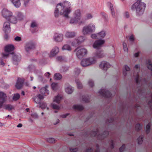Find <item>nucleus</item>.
Instances as JSON below:
<instances>
[{
  "label": "nucleus",
  "mask_w": 152,
  "mask_h": 152,
  "mask_svg": "<svg viewBox=\"0 0 152 152\" xmlns=\"http://www.w3.org/2000/svg\"><path fill=\"white\" fill-rule=\"evenodd\" d=\"M82 100L83 102H89V97L87 95H83L82 96Z\"/></svg>",
  "instance_id": "473e14b6"
},
{
  "label": "nucleus",
  "mask_w": 152,
  "mask_h": 152,
  "mask_svg": "<svg viewBox=\"0 0 152 152\" xmlns=\"http://www.w3.org/2000/svg\"><path fill=\"white\" fill-rule=\"evenodd\" d=\"M94 56L93 57L96 58H100L104 57L105 54L103 51L102 50H98L94 54Z\"/></svg>",
  "instance_id": "f8f14e48"
},
{
  "label": "nucleus",
  "mask_w": 152,
  "mask_h": 152,
  "mask_svg": "<svg viewBox=\"0 0 152 152\" xmlns=\"http://www.w3.org/2000/svg\"><path fill=\"white\" fill-rule=\"evenodd\" d=\"M62 49L63 50H67L70 51L71 50V48L68 45L65 44L63 45L62 47Z\"/></svg>",
  "instance_id": "cd10ccee"
},
{
  "label": "nucleus",
  "mask_w": 152,
  "mask_h": 152,
  "mask_svg": "<svg viewBox=\"0 0 152 152\" xmlns=\"http://www.w3.org/2000/svg\"><path fill=\"white\" fill-rule=\"evenodd\" d=\"M37 24L35 22H32L31 24V27L32 28H34L37 26Z\"/></svg>",
  "instance_id": "5fc2aeb1"
},
{
  "label": "nucleus",
  "mask_w": 152,
  "mask_h": 152,
  "mask_svg": "<svg viewBox=\"0 0 152 152\" xmlns=\"http://www.w3.org/2000/svg\"><path fill=\"white\" fill-rule=\"evenodd\" d=\"M34 101L37 103L40 104V99L37 96L34 99Z\"/></svg>",
  "instance_id": "13d9d810"
},
{
  "label": "nucleus",
  "mask_w": 152,
  "mask_h": 152,
  "mask_svg": "<svg viewBox=\"0 0 152 152\" xmlns=\"http://www.w3.org/2000/svg\"><path fill=\"white\" fill-rule=\"evenodd\" d=\"M20 97V95L19 94L17 93L15 94L12 98V99L14 101H16L18 100Z\"/></svg>",
  "instance_id": "c9c22d12"
},
{
  "label": "nucleus",
  "mask_w": 152,
  "mask_h": 152,
  "mask_svg": "<svg viewBox=\"0 0 152 152\" xmlns=\"http://www.w3.org/2000/svg\"><path fill=\"white\" fill-rule=\"evenodd\" d=\"M14 49L15 47L13 45L9 44L5 46L4 50L6 52H9L13 50Z\"/></svg>",
  "instance_id": "412c9836"
},
{
  "label": "nucleus",
  "mask_w": 152,
  "mask_h": 152,
  "mask_svg": "<svg viewBox=\"0 0 152 152\" xmlns=\"http://www.w3.org/2000/svg\"><path fill=\"white\" fill-rule=\"evenodd\" d=\"M91 36L93 39H99L98 37L97 36V34H93L91 35Z\"/></svg>",
  "instance_id": "6e6d98bb"
},
{
  "label": "nucleus",
  "mask_w": 152,
  "mask_h": 152,
  "mask_svg": "<svg viewBox=\"0 0 152 152\" xmlns=\"http://www.w3.org/2000/svg\"><path fill=\"white\" fill-rule=\"evenodd\" d=\"M0 65H2L3 66L5 65V64L3 62L2 58H0Z\"/></svg>",
  "instance_id": "680f3d73"
},
{
  "label": "nucleus",
  "mask_w": 152,
  "mask_h": 152,
  "mask_svg": "<svg viewBox=\"0 0 152 152\" xmlns=\"http://www.w3.org/2000/svg\"><path fill=\"white\" fill-rule=\"evenodd\" d=\"M143 137L142 136L139 137L137 139V142L138 144H141L143 142Z\"/></svg>",
  "instance_id": "c03bdc74"
},
{
  "label": "nucleus",
  "mask_w": 152,
  "mask_h": 152,
  "mask_svg": "<svg viewBox=\"0 0 152 152\" xmlns=\"http://www.w3.org/2000/svg\"><path fill=\"white\" fill-rule=\"evenodd\" d=\"M148 68L151 71V74L152 75V64L150 61H148Z\"/></svg>",
  "instance_id": "09e8293b"
},
{
  "label": "nucleus",
  "mask_w": 152,
  "mask_h": 152,
  "mask_svg": "<svg viewBox=\"0 0 152 152\" xmlns=\"http://www.w3.org/2000/svg\"><path fill=\"white\" fill-rule=\"evenodd\" d=\"M80 44L78 41L77 38L75 39H74L72 43V45L74 46H77Z\"/></svg>",
  "instance_id": "2f4dec72"
},
{
  "label": "nucleus",
  "mask_w": 152,
  "mask_h": 152,
  "mask_svg": "<svg viewBox=\"0 0 152 152\" xmlns=\"http://www.w3.org/2000/svg\"><path fill=\"white\" fill-rule=\"evenodd\" d=\"M150 98L151 99L148 102V105L152 110V94H151Z\"/></svg>",
  "instance_id": "37998d69"
},
{
  "label": "nucleus",
  "mask_w": 152,
  "mask_h": 152,
  "mask_svg": "<svg viewBox=\"0 0 152 152\" xmlns=\"http://www.w3.org/2000/svg\"><path fill=\"white\" fill-rule=\"evenodd\" d=\"M95 28V26L92 23H91L83 27L82 32L83 34L86 35L88 34L89 33L94 31Z\"/></svg>",
  "instance_id": "423d86ee"
},
{
  "label": "nucleus",
  "mask_w": 152,
  "mask_h": 152,
  "mask_svg": "<svg viewBox=\"0 0 152 152\" xmlns=\"http://www.w3.org/2000/svg\"><path fill=\"white\" fill-rule=\"evenodd\" d=\"M73 109L76 111H81L84 109V107L82 105L75 104L73 106Z\"/></svg>",
  "instance_id": "aec40b11"
},
{
  "label": "nucleus",
  "mask_w": 152,
  "mask_h": 152,
  "mask_svg": "<svg viewBox=\"0 0 152 152\" xmlns=\"http://www.w3.org/2000/svg\"><path fill=\"white\" fill-rule=\"evenodd\" d=\"M74 52H76L77 57L79 59L82 58L85 55L87 54V51L84 48H80L78 47L74 50Z\"/></svg>",
  "instance_id": "39448f33"
},
{
  "label": "nucleus",
  "mask_w": 152,
  "mask_h": 152,
  "mask_svg": "<svg viewBox=\"0 0 152 152\" xmlns=\"http://www.w3.org/2000/svg\"><path fill=\"white\" fill-rule=\"evenodd\" d=\"M111 11V13L112 15V16L113 17V18H115V12L114 10H113Z\"/></svg>",
  "instance_id": "0e129e2a"
},
{
  "label": "nucleus",
  "mask_w": 152,
  "mask_h": 152,
  "mask_svg": "<svg viewBox=\"0 0 152 152\" xmlns=\"http://www.w3.org/2000/svg\"><path fill=\"white\" fill-rule=\"evenodd\" d=\"M48 141L50 143H53L55 142V139L53 138H49L47 139Z\"/></svg>",
  "instance_id": "de8ad7c7"
},
{
  "label": "nucleus",
  "mask_w": 152,
  "mask_h": 152,
  "mask_svg": "<svg viewBox=\"0 0 152 152\" xmlns=\"http://www.w3.org/2000/svg\"><path fill=\"white\" fill-rule=\"evenodd\" d=\"M77 88L79 89H81L83 87V86L78 80H77L75 81Z\"/></svg>",
  "instance_id": "ea45409f"
},
{
  "label": "nucleus",
  "mask_w": 152,
  "mask_h": 152,
  "mask_svg": "<svg viewBox=\"0 0 152 152\" xmlns=\"http://www.w3.org/2000/svg\"><path fill=\"white\" fill-rule=\"evenodd\" d=\"M93 17L92 15L90 13H88L86 14V18H82V20L79 22V24L81 25L85 23L86 20L91 19Z\"/></svg>",
  "instance_id": "6ab92c4d"
},
{
  "label": "nucleus",
  "mask_w": 152,
  "mask_h": 152,
  "mask_svg": "<svg viewBox=\"0 0 152 152\" xmlns=\"http://www.w3.org/2000/svg\"><path fill=\"white\" fill-rule=\"evenodd\" d=\"M73 18H72L70 21L71 24L77 23L81 18V13L80 10L78 9L75 10L73 13Z\"/></svg>",
  "instance_id": "7ed1b4c3"
},
{
  "label": "nucleus",
  "mask_w": 152,
  "mask_h": 152,
  "mask_svg": "<svg viewBox=\"0 0 152 152\" xmlns=\"http://www.w3.org/2000/svg\"><path fill=\"white\" fill-rule=\"evenodd\" d=\"M68 3L66 1L63 3H60L58 4L56 6L54 12V16L56 18H58L59 15H63L66 18H69L68 15L71 11L70 8L66 7V4Z\"/></svg>",
  "instance_id": "f257e3e1"
},
{
  "label": "nucleus",
  "mask_w": 152,
  "mask_h": 152,
  "mask_svg": "<svg viewBox=\"0 0 152 152\" xmlns=\"http://www.w3.org/2000/svg\"><path fill=\"white\" fill-rule=\"evenodd\" d=\"M35 44L32 42H29L26 44L25 48L27 52H28L30 50L35 48Z\"/></svg>",
  "instance_id": "1a4fd4ad"
},
{
  "label": "nucleus",
  "mask_w": 152,
  "mask_h": 152,
  "mask_svg": "<svg viewBox=\"0 0 152 152\" xmlns=\"http://www.w3.org/2000/svg\"><path fill=\"white\" fill-rule=\"evenodd\" d=\"M21 60V56L19 55H14L12 57V61L13 63L15 65L18 64Z\"/></svg>",
  "instance_id": "a211bd4d"
},
{
  "label": "nucleus",
  "mask_w": 152,
  "mask_h": 152,
  "mask_svg": "<svg viewBox=\"0 0 152 152\" xmlns=\"http://www.w3.org/2000/svg\"><path fill=\"white\" fill-rule=\"evenodd\" d=\"M59 48L57 47H55L53 48L50 53L49 56L50 57H53L55 56L59 52Z\"/></svg>",
  "instance_id": "2eb2a0df"
},
{
  "label": "nucleus",
  "mask_w": 152,
  "mask_h": 152,
  "mask_svg": "<svg viewBox=\"0 0 152 152\" xmlns=\"http://www.w3.org/2000/svg\"><path fill=\"white\" fill-rule=\"evenodd\" d=\"M142 128V126L139 124H137L136 126V129L138 130Z\"/></svg>",
  "instance_id": "bf43d9fd"
},
{
  "label": "nucleus",
  "mask_w": 152,
  "mask_h": 152,
  "mask_svg": "<svg viewBox=\"0 0 152 152\" xmlns=\"http://www.w3.org/2000/svg\"><path fill=\"white\" fill-rule=\"evenodd\" d=\"M96 60L94 57H90L82 59L81 62V65L83 67H86L91 64H95Z\"/></svg>",
  "instance_id": "20e7f679"
},
{
  "label": "nucleus",
  "mask_w": 152,
  "mask_h": 152,
  "mask_svg": "<svg viewBox=\"0 0 152 152\" xmlns=\"http://www.w3.org/2000/svg\"><path fill=\"white\" fill-rule=\"evenodd\" d=\"M54 78L56 80H59L62 78V76L60 74L57 73L54 74Z\"/></svg>",
  "instance_id": "7c9ffc66"
},
{
  "label": "nucleus",
  "mask_w": 152,
  "mask_h": 152,
  "mask_svg": "<svg viewBox=\"0 0 152 152\" xmlns=\"http://www.w3.org/2000/svg\"><path fill=\"white\" fill-rule=\"evenodd\" d=\"M139 75L138 74L136 75V76L135 77V79L136 81V82L137 85H140L141 83V80L139 81Z\"/></svg>",
  "instance_id": "e433bc0d"
},
{
  "label": "nucleus",
  "mask_w": 152,
  "mask_h": 152,
  "mask_svg": "<svg viewBox=\"0 0 152 152\" xmlns=\"http://www.w3.org/2000/svg\"><path fill=\"white\" fill-rule=\"evenodd\" d=\"M51 87L53 90H56L58 88V84L56 83H53L51 84Z\"/></svg>",
  "instance_id": "a19ab883"
},
{
  "label": "nucleus",
  "mask_w": 152,
  "mask_h": 152,
  "mask_svg": "<svg viewBox=\"0 0 152 152\" xmlns=\"http://www.w3.org/2000/svg\"><path fill=\"white\" fill-rule=\"evenodd\" d=\"M6 115L4 117V118H7L9 119H10L12 118V117L10 115Z\"/></svg>",
  "instance_id": "69168bd1"
},
{
  "label": "nucleus",
  "mask_w": 152,
  "mask_h": 152,
  "mask_svg": "<svg viewBox=\"0 0 152 152\" xmlns=\"http://www.w3.org/2000/svg\"><path fill=\"white\" fill-rule=\"evenodd\" d=\"M40 92L42 94H44L47 93L48 94L49 93V91L48 90L46 87H43L41 88L40 90Z\"/></svg>",
  "instance_id": "c85d7f7f"
},
{
  "label": "nucleus",
  "mask_w": 152,
  "mask_h": 152,
  "mask_svg": "<svg viewBox=\"0 0 152 152\" xmlns=\"http://www.w3.org/2000/svg\"><path fill=\"white\" fill-rule=\"evenodd\" d=\"M124 16L126 18H128L129 17V14L128 12H125Z\"/></svg>",
  "instance_id": "774afa93"
},
{
  "label": "nucleus",
  "mask_w": 152,
  "mask_h": 152,
  "mask_svg": "<svg viewBox=\"0 0 152 152\" xmlns=\"http://www.w3.org/2000/svg\"><path fill=\"white\" fill-rule=\"evenodd\" d=\"M52 105L53 109H59L60 108V107L58 105L54 103L52 104Z\"/></svg>",
  "instance_id": "8fccbe9b"
},
{
  "label": "nucleus",
  "mask_w": 152,
  "mask_h": 152,
  "mask_svg": "<svg viewBox=\"0 0 152 152\" xmlns=\"http://www.w3.org/2000/svg\"><path fill=\"white\" fill-rule=\"evenodd\" d=\"M124 69L123 70V73L124 76H126L127 74V72L129 71L130 68L127 65H125L124 66Z\"/></svg>",
  "instance_id": "c756f323"
},
{
  "label": "nucleus",
  "mask_w": 152,
  "mask_h": 152,
  "mask_svg": "<svg viewBox=\"0 0 152 152\" xmlns=\"http://www.w3.org/2000/svg\"><path fill=\"white\" fill-rule=\"evenodd\" d=\"M13 108V107L10 104H7L4 106V109L9 111L12 110Z\"/></svg>",
  "instance_id": "f704fd0d"
},
{
  "label": "nucleus",
  "mask_w": 152,
  "mask_h": 152,
  "mask_svg": "<svg viewBox=\"0 0 152 152\" xmlns=\"http://www.w3.org/2000/svg\"><path fill=\"white\" fill-rule=\"evenodd\" d=\"M6 97L5 94L1 92H0V108L2 107L5 101Z\"/></svg>",
  "instance_id": "f3484780"
},
{
  "label": "nucleus",
  "mask_w": 152,
  "mask_h": 152,
  "mask_svg": "<svg viewBox=\"0 0 152 152\" xmlns=\"http://www.w3.org/2000/svg\"><path fill=\"white\" fill-rule=\"evenodd\" d=\"M30 0H23L24 1V5L26 6Z\"/></svg>",
  "instance_id": "338daca9"
},
{
  "label": "nucleus",
  "mask_w": 152,
  "mask_h": 152,
  "mask_svg": "<svg viewBox=\"0 0 152 152\" xmlns=\"http://www.w3.org/2000/svg\"><path fill=\"white\" fill-rule=\"evenodd\" d=\"M65 90L66 92L68 94H72L74 90L73 87L69 85L66 86L65 88Z\"/></svg>",
  "instance_id": "5701e85b"
},
{
  "label": "nucleus",
  "mask_w": 152,
  "mask_h": 152,
  "mask_svg": "<svg viewBox=\"0 0 152 152\" xmlns=\"http://www.w3.org/2000/svg\"><path fill=\"white\" fill-rule=\"evenodd\" d=\"M123 49L125 51H127L128 50V48L126 44L124 42L123 43Z\"/></svg>",
  "instance_id": "603ef678"
},
{
  "label": "nucleus",
  "mask_w": 152,
  "mask_h": 152,
  "mask_svg": "<svg viewBox=\"0 0 152 152\" xmlns=\"http://www.w3.org/2000/svg\"><path fill=\"white\" fill-rule=\"evenodd\" d=\"M74 72L76 75H78L80 73V70L79 69L75 68L74 70Z\"/></svg>",
  "instance_id": "864d4df0"
},
{
  "label": "nucleus",
  "mask_w": 152,
  "mask_h": 152,
  "mask_svg": "<svg viewBox=\"0 0 152 152\" xmlns=\"http://www.w3.org/2000/svg\"><path fill=\"white\" fill-rule=\"evenodd\" d=\"M77 38L80 44L83 42L85 39L84 37L82 36H81Z\"/></svg>",
  "instance_id": "a18cd8bd"
},
{
  "label": "nucleus",
  "mask_w": 152,
  "mask_h": 152,
  "mask_svg": "<svg viewBox=\"0 0 152 152\" xmlns=\"http://www.w3.org/2000/svg\"><path fill=\"white\" fill-rule=\"evenodd\" d=\"M99 93L103 97L106 98L110 97L112 95L109 91L104 89H101Z\"/></svg>",
  "instance_id": "0eeeda50"
},
{
  "label": "nucleus",
  "mask_w": 152,
  "mask_h": 152,
  "mask_svg": "<svg viewBox=\"0 0 152 152\" xmlns=\"http://www.w3.org/2000/svg\"><path fill=\"white\" fill-rule=\"evenodd\" d=\"M40 105V107L42 109H45L46 108L47 106V105L46 103L45 102H43L41 104H39Z\"/></svg>",
  "instance_id": "79ce46f5"
},
{
  "label": "nucleus",
  "mask_w": 152,
  "mask_h": 152,
  "mask_svg": "<svg viewBox=\"0 0 152 152\" xmlns=\"http://www.w3.org/2000/svg\"><path fill=\"white\" fill-rule=\"evenodd\" d=\"M76 33L74 32H67L65 34V36L67 38H73L75 37Z\"/></svg>",
  "instance_id": "a878e982"
},
{
  "label": "nucleus",
  "mask_w": 152,
  "mask_h": 152,
  "mask_svg": "<svg viewBox=\"0 0 152 152\" xmlns=\"http://www.w3.org/2000/svg\"><path fill=\"white\" fill-rule=\"evenodd\" d=\"M18 20H22L24 18V16L23 14L20 12H18L17 14Z\"/></svg>",
  "instance_id": "72a5a7b5"
},
{
  "label": "nucleus",
  "mask_w": 152,
  "mask_h": 152,
  "mask_svg": "<svg viewBox=\"0 0 152 152\" xmlns=\"http://www.w3.org/2000/svg\"><path fill=\"white\" fill-rule=\"evenodd\" d=\"M15 41L19 42L21 41V38L20 37H18V36H16L15 38Z\"/></svg>",
  "instance_id": "4d7b16f0"
},
{
  "label": "nucleus",
  "mask_w": 152,
  "mask_h": 152,
  "mask_svg": "<svg viewBox=\"0 0 152 152\" xmlns=\"http://www.w3.org/2000/svg\"><path fill=\"white\" fill-rule=\"evenodd\" d=\"M9 53H3L2 55V57L3 58H7L9 55Z\"/></svg>",
  "instance_id": "e2e57ef3"
},
{
  "label": "nucleus",
  "mask_w": 152,
  "mask_h": 152,
  "mask_svg": "<svg viewBox=\"0 0 152 152\" xmlns=\"http://www.w3.org/2000/svg\"><path fill=\"white\" fill-rule=\"evenodd\" d=\"M104 42L105 41L103 39H99L96 41L93 45V47L94 48L98 49L101 47Z\"/></svg>",
  "instance_id": "9b49d317"
},
{
  "label": "nucleus",
  "mask_w": 152,
  "mask_h": 152,
  "mask_svg": "<svg viewBox=\"0 0 152 152\" xmlns=\"http://www.w3.org/2000/svg\"><path fill=\"white\" fill-rule=\"evenodd\" d=\"M11 2L16 8L19 7L21 5L20 0H10Z\"/></svg>",
  "instance_id": "b1692460"
},
{
  "label": "nucleus",
  "mask_w": 152,
  "mask_h": 152,
  "mask_svg": "<svg viewBox=\"0 0 152 152\" xmlns=\"http://www.w3.org/2000/svg\"><path fill=\"white\" fill-rule=\"evenodd\" d=\"M61 97L59 95L56 96L53 99V102L59 104L61 99Z\"/></svg>",
  "instance_id": "bb28decb"
},
{
  "label": "nucleus",
  "mask_w": 152,
  "mask_h": 152,
  "mask_svg": "<svg viewBox=\"0 0 152 152\" xmlns=\"http://www.w3.org/2000/svg\"><path fill=\"white\" fill-rule=\"evenodd\" d=\"M88 84L91 87H92L94 86V82L92 80H89Z\"/></svg>",
  "instance_id": "3c124183"
},
{
  "label": "nucleus",
  "mask_w": 152,
  "mask_h": 152,
  "mask_svg": "<svg viewBox=\"0 0 152 152\" xmlns=\"http://www.w3.org/2000/svg\"><path fill=\"white\" fill-rule=\"evenodd\" d=\"M106 32L104 30H102L97 33V36L99 39H102L104 38L106 35Z\"/></svg>",
  "instance_id": "393cba45"
},
{
  "label": "nucleus",
  "mask_w": 152,
  "mask_h": 152,
  "mask_svg": "<svg viewBox=\"0 0 152 152\" xmlns=\"http://www.w3.org/2000/svg\"><path fill=\"white\" fill-rule=\"evenodd\" d=\"M99 67L102 70L106 71L110 67V65L108 62L103 61L101 62L99 64Z\"/></svg>",
  "instance_id": "6e6552de"
},
{
  "label": "nucleus",
  "mask_w": 152,
  "mask_h": 152,
  "mask_svg": "<svg viewBox=\"0 0 152 152\" xmlns=\"http://www.w3.org/2000/svg\"><path fill=\"white\" fill-rule=\"evenodd\" d=\"M37 96L38 97V98L40 99V100L41 99H43L44 98V96L40 94L38 95Z\"/></svg>",
  "instance_id": "052dcab7"
},
{
  "label": "nucleus",
  "mask_w": 152,
  "mask_h": 152,
  "mask_svg": "<svg viewBox=\"0 0 152 152\" xmlns=\"http://www.w3.org/2000/svg\"><path fill=\"white\" fill-rule=\"evenodd\" d=\"M7 20L10 23L15 24L17 22L18 19L15 16L13 15L12 14Z\"/></svg>",
  "instance_id": "4be33fe9"
},
{
  "label": "nucleus",
  "mask_w": 152,
  "mask_h": 152,
  "mask_svg": "<svg viewBox=\"0 0 152 152\" xmlns=\"http://www.w3.org/2000/svg\"><path fill=\"white\" fill-rule=\"evenodd\" d=\"M69 68L67 66H64L62 67L60 69L61 72H65L68 70Z\"/></svg>",
  "instance_id": "4c0bfd02"
},
{
  "label": "nucleus",
  "mask_w": 152,
  "mask_h": 152,
  "mask_svg": "<svg viewBox=\"0 0 152 152\" xmlns=\"http://www.w3.org/2000/svg\"><path fill=\"white\" fill-rule=\"evenodd\" d=\"M3 16L7 20L13 14L10 11L6 9H4L2 11Z\"/></svg>",
  "instance_id": "9d476101"
},
{
  "label": "nucleus",
  "mask_w": 152,
  "mask_h": 152,
  "mask_svg": "<svg viewBox=\"0 0 152 152\" xmlns=\"http://www.w3.org/2000/svg\"><path fill=\"white\" fill-rule=\"evenodd\" d=\"M150 127L151 125L149 124L146 125L145 128V131L147 134H148L150 132Z\"/></svg>",
  "instance_id": "58836bf2"
},
{
  "label": "nucleus",
  "mask_w": 152,
  "mask_h": 152,
  "mask_svg": "<svg viewBox=\"0 0 152 152\" xmlns=\"http://www.w3.org/2000/svg\"><path fill=\"white\" fill-rule=\"evenodd\" d=\"M107 5L109 7L111 11L113 10H114L113 6L112 3L110 2H108L107 3Z\"/></svg>",
  "instance_id": "49530a36"
},
{
  "label": "nucleus",
  "mask_w": 152,
  "mask_h": 152,
  "mask_svg": "<svg viewBox=\"0 0 152 152\" xmlns=\"http://www.w3.org/2000/svg\"><path fill=\"white\" fill-rule=\"evenodd\" d=\"M24 81V79L23 78H18L15 85L16 88L18 89H20L23 86Z\"/></svg>",
  "instance_id": "dca6fc26"
},
{
  "label": "nucleus",
  "mask_w": 152,
  "mask_h": 152,
  "mask_svg": "<svg viewBox=\"0 0 152 152\" xmlns=\"http://www.w3.org/2000/svg\"><path fill=\"white\" fill-rule=\"evenodd\" d=\"M3 31L5 33L10 32L11 30L10 23L7 22H5L3 24Z\"/></svg>",
  "instance_id": "ddd939ff"
},
{
  "label": "nucleus",
  "mask_w": 152,
  "mask_h": 152,
  "mask_svg": "<svg viewBox=\"0 0 152 152\" xmlns=\"http://www.w3.org/2000/svg\"><path fill=\"white\" fill-rule=\"evenodd\" d=\"M53 39L56 42H61L63 39V35L61 34L55 33L53 37Z\"/></svg>",
  "instance_id": "4468645a"
},
{
  "label": "nucleus",
  "mask_w": 152,
  "mask_h": 152,
  "mask_svg": "<svg viewBox=\"0 0 152 152\" xmlns=\"http://www.w3.org/2000/svg\"><path fill=\"white\" fill-rule=\"evenodd\" d=\"M141 0H138L132 5V9L135 11L137 15H142L146 7V4L141 2Z\"/></svg>",
  "instance_id": "f03ea898"
}]
</instances>
